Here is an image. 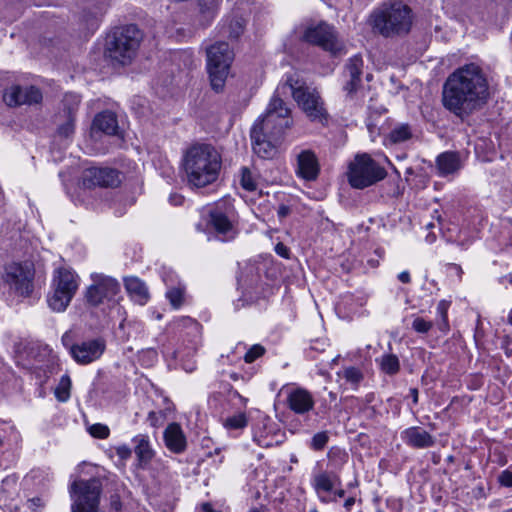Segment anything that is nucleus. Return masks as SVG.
Returning <instances> with one entry per match:
<instances>
[{"mask_svg":"<svg viewBox=\"0 0 512 512\" xmlns=\"http://www.w3.org/2000/svg\"><path fill=\"white\" fill-rule=\"evenodd\" d=\"M403 441L417 449L432 447L435 444L434 437L420 427H410L402 432Z\"/></svg>","mask_w":512,"mask_h":512,"instance_id":"obj_23","label":"nucleus"},{"mask_svg":"<svg viewBox=\"0 0 512 512\" xmlns=\"http://www.w3.org/2000/svg\"><path fill=\"white\" fill-rule=\"evenodd\" d=\"M33 279L34 270L29 264L11 263L5 267V283L20 296L32 293Z\"/></svg>","mask_w":512,"mask_h":512,"instance_id":"obj_11","label":"nucleus"},{"mask_svg":"<svg viewBox=\"0 0 512 512\" xmlns=\"http://www.w3.org/2000/svg\"><path fill=\"white\" fill-rule=\"evenodd\" d=\"M105 350V342L102 339L95 338L77 343L72 347L71 357L75 362L86 365L99 359Z\"/></svg>","mask_w":512,"mask_h":512,"instance_id":"obj_15","label":"nucleus"},{"mask_svg":"<svg viewBox=\"0 0 512 512\" xmlns=\"http://www.w3.org/2000/svg\"><path fill=\"white\" fill-rule=\"evenodd\" d=\"M93 281L86 291V299L93 306L112 300L120 291V284L111 277L96 275Z\"/></svg>","mask_w":512,"mask_h":512,"instance_id":"obj_12","label":"nucleus"},{"mask_svg":"<svg viewBox=\"0 0 512 512\" xmlns=\"http://www.w3.org/2000/svg\"><path fill=\"white\" fill-rule=\"evenodd\" d=\"M309 512H318V511L314 509V510H311V511H309Z\"/></svg>","mask_w":512,"mask_h":512,"instance_id":"obj_64","label":"nucleus"},{"mask_svg":"<svg viewBox=\"0 0 512 512\" xmlns=\"http://www.w3.org/2000/svg\"><path fill=\"white\" fill-rule=\"evenodd\" d=\"M250 137L254 153L263 159L272 158L276 153V146L281 141V139H273L270 135H266V132L258 126H252Z\"/></svg>","mask_w":512,"mask_h":512,"instance_id":"obj_16","label":"nucleus"},{"mask_svg":"<svg viewBox=\"0 0 512 512\" xmlns=\"http://www.w3.org/2000/svg\"><path fill=\"white\" fill-rule=\"evenodd\" d=\"M286 89L291 91L293 99L311 121L327 120L324 102L315 88L308 86L298 77L289 76L286 82L277 88V92L285 93Z\"/></svg>","mask_w":512,"mask_h":512,"instance_id":"obj_5","label":"nucleus"},{"mask_svg":"<svg viewBox=\"0 0 512 512\" xmlns=\"http://www.w3.org/2000/svg\"><path fill=\"white\" fill-rule=\"evenodd\" d=\"M245 20L242 17H233L228 24L229 37L237 39L244 31Z\"/></svg>","mask_w":512,"mask_h":512,"instance_id":"obj_36","label":"nucleus"},{"mask_svg":"<svg viewBox=\"0 0 512 512\" xmlns=\"http://www.w3.org/2000/svg\"><path fill=\"white\" fill-rule=\"evenodd\" d=\"M409 394L412 398L413 404L416 405L418 403V389L417 388H410Z\"/></svg>","mask_w":512,"mask_h":512,"instance_id":"obj_57","label":"nucleus"},{"mask_svg":"<svg viewBox=\"0 0 512 512\" xmlns=\"http://www.w3.org/2000/svg\"><path fill=\"white\" fill-rule=\"evenodd\" d=\"M265 353V348L260 344L253 345L245 354L244 361L252 363Z\"/></svg>","mask_w":512,"mask_h":512,"instance_id":"obj_40","label":"nucleus"},{"mask_svg":"<svg viewBox=\"0 0 512 512\" xmlns=\"http://www.w3.org/2000/svg\"><path fill=\"white\" fill-rule=\"evenodd\" d=\"M489 85L482 68L474 63L455 70L443 86V105L464 119L480 109L489 96Z\"/></svg>","mask_w":512,"mask_h":512,"instance_id":"obj_1","label":"nucleus"},{"mask_svg":"<svg viewBox=\"0 0 512 512\" xmlns=\"http://www.w3.org/2000/svg\"><path fill=\"white\" fill-rule=\"evenodd\" d=\"M52 286L53 288L72 296L75 295L78 289L75 274L65 268H60L56 271Z\"/></svg>","mask_w":512,"mask_h":512,"instance_id":"obj_24","label":"nucleus"},{"mask_svg":"<svg viewBox=\"0 0 512 512\" xmlns=\"http://www.w3.org/2000/svg\"><path fill=\"white\" fill-rule=\"evenodd\" d=\"M275 252L283 258L289 259V257H290L289 248L286 245H284L282 242H279L276 244Z\"/></svg>","mask_w":512,"mask_h":512,"instance_id":"obj_48","label":"nucleus"},{"mask_svg":"<svg viewBox=\"0 0 512 512\" xmlns=\"http://www.w3.org/2000/svg\"><path fill=\"white\" fill-rule=\"evenodd\" d=\"M240 184L243 189H245L246 191H249V192H253L257 189V184L252 176V173L246 167H243L241 169Z\"/></svg>","mask_w":512,"mask_h":512,"instance_id":"obj_37","label":"nucleus"},{"mask_svg":"<svg viewBox=\"0 0 512 512\" xmlns=\"http://www.w3.org/2000/svg\"><path fill=\"white\" fill-rule=\"evenodd\" d=\"M10 482L15 483V479L8 477V478L4 479L2 483H3V485H5V484H8Z\"/></svg>","mask_w":512,"mask_h":512,"instance_id":"obj_60","label":"nucleus"},{"mask_svg":"<svg viewBox=\"0 0 512 512\" xmlns=\"http://www.w3.org/2000/svg\"><path fill=\"white\" fill-rule=\"evenodd\" d=\"M117 455L122 459H127L131 456L132 451L127 445H121L116 448Z\"/></svg>","mask_w":512,"mask_h":512,"instance_id":"obj_50","label":"nucleus"},{"mask_svg":"<svg viewBox=\"0 0 512 512\" xmlns=\"http://www.w3.org/2000/svg\"><path fill=\"white\" fill-rule=\"evenodd\" d=\"M169 201L173 205H181L184 201V197L180 194H171L169 197Z\"/></svg>","mask_w":512,"mask_h":512,"instance_id":"obj_52","label":"nucleus"},{"mask_svg":"<svg viewBox=\"0 0 512 512\" xmlns=\"http://www.w3.org/2000/svg\"><path fill=\"white\" fill-rule=\"evenodd\" d=\"M381 370L389 375L396 374L400 369L399 359L394 354H386L380 360Z\"/></svg>","mask_w":512,"mask_h":512,"instance_id":"obj_33","label":"nucleus"},{"mask_svg":"<svg viewBox=\"0 0 512 512\" xmlns=\"http://www.w3.org/2000/svg\"><path fill=\"white\" fill-rule=\"evenodd\" d=\"M61 342L63 346L69 351V354L72 355V347L77 345V343H74L72 332L66 331L62 335Z\"/></svg>","mask_w":512,"mask_h":512,"instance_id":"obj_46","label":"nucleus"},{"mask_svg":"<svg viewBox=\"0 0 512 512\" xmlns=\"http://www.w3.org/2000/svg\"><path fill=\"white\" fill-rule=\"evenodd\" d=\"M319 170V163L313 151L303 150L297 155L296 173L299 177L307 181L315 180Z\"/></svg>","mask_w":512,"mask_h":512,"instance_id":"obj_19","label":"nucleus"},{"mask_svg":"<svg viewBox=\"0 0 512 512\" xmlns=\"http://www.w3.org/2000/svg\"><path fill=\"white\" fill-rule=\"evenodd\" d=\"M116 115L111 111L97 114L92 123V131H100L107 135H115L118 131Z\"/></svg>","mask_w":512,"mask_h":512,"instance_id":"obj_25","label":"nucleus"},{"mask_svg":"<svg viewBox=\"0 0 512 512\" xmlns=\"http://www.w3.org/2000/svg\"><path fill=\"white\" fill-rule=\"evenodd\" d=\"M202 509L204 512H220V511L214 510L209 503H204L202 505Z\"/></svg>","mask_w":512,"mask_h":512,"instance_id":"obj_59","label":"nucleus"},{"mask_svg":"<svg viewBox=\"0 0 512 512\" xmlns=\"http://www.w3.org/2000/svg\"><path fill=\"white\" fill-rule=\"evenodd\" d=\"M183 296L184 290L180 287L171 288L166 292V297L168 298L170 304L176 309L182 305Z\"/></svg>","mask_w":512,"mask_h":512,"instance_id":"obj_38","label":"nucleus"},{"mask_svg":"<svg viewBox=\"0 0 512 512\" xmlns=\"http://www.w3.org/2000/svg\"><path fill=\"white\" fill-rule=\"evenodd\" d=\"M355 504V498L354 497H349L345 500L344 502V507L347 511H350V509L352 508V506Z\"/></svg>","mask_w":512,"mask_h":512,"instance_id":"obj_58","label":"nucleus"},{"mask_svg":"<svg viewBox=\"0 0 512 512\" xmlns=\"http://www.w3.org/2000/svg\"><path fill=\"white\" fill-rule=\"evenodd\" d=\"M436 164L441 176L455 173L460 168L459 157L454 152H445L440 154L437 157Z\"/></svg>","mask_w":512,"mask_h":512,"instance_id":"obj_28","label":"nucleus"},{"mask_svg":"<svg viewBox=\"0 0 512 512\" xmlns=\"http://www.w3.org/2000/svg\"><path fill=\"white\" fill-rule=\"evenodd\" d=\"M220 0H199V11L203 25H208L214 19Z\"/></svg>","mask_w":512,"mask_h":512,"instance_id":"obj_30","label":"nucleus"},{"mask_svg":"<svg viewBox=\"0 0 512 512\" xmlns=\"http://www.w3.org/2000/svg\"><path fill=\"white\" fill-rule=\"evenodd\" d=\"M302 39L321 47L333 56L345 53L344 43L339 39L334 27L326 22L308 25L303 32Z\"/></svg>","mask_w":512,"mask_h":512,"instance_id":"obj_10","label":"nucleus"},{"mask_svg":"<svg viewBox=\"0 0 512 512\" xmlns=\"http://www.w3.org/2000/svg\"><path fill=\"white\" fill-rule=\"evenodd\" d=\"M165 414L163 411H151L148 414L147 421L152 427H159L164 423Z\"/></svg>","mask_w":512,"mask_h":512,"instance_id":"obj_44","label":"nucleus"},{"mask_svg":"<svg viewBox=\"0 0 512 512\" xmlns=\"http://www.w3.org/2000/svg\"><path fill=\"white\" fill-rule=\"evenodd\" d=\"M142 37V32L136 25L115 28L107 37L106 55L113 62L130 64L136 56Z\"/></svg>","mask_w":512,"mask_h":512,"instance_id":"obj_4","label":"nucleus"},{"mask_svg":"<svg viewBox=\"0 0 512 512\" xmlns=\"http://www.w3.org/2000/svg\"><path fill=\"white\" fill-rule=\"evenodd\" d=\"M163 439L169 451L175 454L183 453L187 448V439L180 424L170 423L164 430Z\"/></svg>","mask_w":512,"mask_h":512,"instance_id":"obj_20","label":"nucleus"},{"mask_svg":"<svg viewBox=\"0 0 512 512\" xmlns=\"http://www.w3.org/2000/svg\"><path fill=\"white\" fill-rule=\"evenodd\" d=\"M448 232H449L448 234H447V233H445V234H444V236H445V238H446V240H447L448 242H451V243H458V245H459V246H461L462 248H465V246H466V245H468V244L470 243V241H469V240H466V241H458V237H457V236H453V235L451 234V230H450V229L448 230Z\"/></svg>","mask_w":512,"mask_h":512,"instance_id":"obj_51","label":"nucleus"},{"mask_svg":"<svg viewBox=\"0 0 512 512\" xmlns=\"http://www.w3.org/2000/svg\"><path fill=\"white\" fill-rule=\"evenodd\" d=\"M373 29L385 37L407 34L412 26V10L401 1H389L375 11Z\"/></svg>","mask_w":512,"mask_h":512,"instance_id":"obj_3","label":"nucleus"},{"mask_svg":"<svg viewBox=\"0 0 512 512\" xmlns=\"http://www.w3.org/2000/svg\"><path fill=\"white\" fill-rule=\"evenodd\" d=\"M74 117H66L65 123L58 127V134L62 137L68 138L74 133Z\"/></svg>","mask_w":512,"mask_h":512,"instance_id":"obj_41","label":"nucleus"},{"mask_svg":"<svg viewBox=\"0 0 512 512\" xmlns=\"http://www.w3.org/2000/svg\"><path fill=\"white\" fill-rule=\"evenodd\" d=\"M398 279L402 283L408 284V283L411 282L410 273L408 271H403V272L398 274Z\"/></svg>","mask_w":512,"mask_h":512,"instance_id":"obj_56","label":"nucleus"},{"mask_svg":"<svg viewBox=\"0 0 512 512\" xmlns=\"http://www.w3.org/2000/svg\"><path fill=\"white\" fill-rule=\"evenodd\" d=\"M447 310H448V303L444 300L440 301L437 306V311L441 315L443 322L447 324Z\"/></svg>","mask_w":512,"mask_h":512,"instance_id":"obj_49","label":"nucleus"},{"mask_svg":"<svg viewBox=\"0 0 512 512\" xmlns=\"http://www.w3.org/2000/svg\"><path fill=\"white\" fill-rule=\"evenodd\" d=\"M311 485L319 500L323 503L331 502L325 494L331 493L335 487L340 485V479L334 472L318 471L313 474Z\"/></svg>","mask_w":512,"mask_h":512,"instance_id":"obj_17","label":"nucleus"},{"mask_svg":"<svg viewBox=\"0 0 512 512\" xmlns=\"http://www.w3.org/2000/svg\"><path fill=\"white\" fill-rule=\"evenodd\" d=\"M109 428L104 425V424H100V423H97V424H93L90 428H89V433L95 437V438H99V439H105L109 436Z\"/></svg>","mask_w":512,"mask_h":512,"instance_id":"obj_42","label":"nucleus"},{"mask_svg":"<svg viewBox=\"0 0 512 512\" xmlns=\"http://www.w3.org/2000/svg\"><path fill=\"white\" fill-rule=\"evenodd\" d=\"M329 441V435L326 431L316 433L310 442V448L315 451H321Z\"/></svg>","mask_w":512,"mask_h":512,"instance_id":"obj_39","label":"nucleus"},{"mask_svg":"<svg viewBox=\"0 0 512 512\" xmlns=\"http://www.w3.org/2000/svg\"><path fill=\"white\" fill-rule=\"evenodd\" d=\"M344 377L348 382L357 385L362 380L363 375L358 368L349 367L345 369Z\"/></svg>","mask_w":512,"mask_h":512,"instance_id":"obj_43","label":"nucleus"},{"mask_svg":"<svg viewBox=\"0 0 512 512\" xmlns=\"http://www.w3.org/2000/svg\"><path fill=\"white\" fill-rule=\"evenodd\" d=\"M207 71L211 87L216 92H221L225 86L233 61V52L228 43L217 42L206 50Z\"/></svg>","mask_w":512,"mask_h":512,"instance_id":"obj_7","label":"nucleus"},{"mask_svg":"<svg viewBox=\"0 0 512 512\" xmlns=\"http://www.w3.org/2000/svg\"><path fill=\"white\" fill-rule=\"evenodd\" d=\"M249 512H259L258 510L254 509V510H251Z\"/></svg>","mask_w":512,"mask_h":512,"instance_id":"obj_63","label":"nucleus"},{"mask_svg":"<svg viewBox=\"0 0 512 512\" xmlns=\"http://www.w3.org/2000/svg\"><path fill=\"white\" fill-rule=\"evenodd\" d=\"M363 69V59L360 55H355L347 61L343 76L346 79L344 90L348 94H352L357 91L361 85V76Z\"/></svg>","mask_w":512,"mask_h":512,"instance_id":"obj_18","label":"nucleus"},{"mask_svg":"<svg viewBox=\"0 0 512 512\" xmlns=\"http://www.w3.org/2000/svg\"><path fill=\"white\" fill-rule=\"evenodd\" d=\"M210 224L221 241H229L235 238L236 230L228 216L217 208L210 212Z\"/></svg>","mask_w":512,"mask_h":512,"instance_id":"obj_21","label":"nucleus"},{"mask_svg":"<svg viewBox=\"0 0 512 512\" xmlns=\"http://www.w3.org/2000/svg\"><path fill=\"white\" fill-rule=\"evenodd\" d=\"M412 327L415 331H417L419 333H427L431 329L432 323L429 321H426L423 318L417 317L414 319V321L412 323Z\"/></svg>","mask_w":512,"mask_h":512,"instance_id":"obj_45","label":"nucleus"},{"mask_svg":"<svg viewBox=\"0 0 512 512\" xmlns=\"http://www.w3.org/2000/svg\"><path fill=\"white\" fill-rule=\"evenodd\" d=\"M508 323L512 325V309L510 310L508 315Z\"/></svg>","mask_w":512,"mask_h":512,"instance_id":"obj_61","label":"nucleus"},{"mask_svg":"<svg viewBox=\"0 0 512 512\" xmlns=\"http://www.w3.org/2000/svg\"><path fill=\"white\" fill-rule=\"evenodd\" d=\"M70 388H71L70 377L68 375H63L60 378L58 386L55 389L56 398L61 402L67 401L70 397Z\"/></svg>","mask_w":512,"mask_h":512,"instance_id":"obj_35","label":"nucleus"},{"mask_svg":"<svg viewBox=\"0 0 512 512\" xmlns=\"http://www.w3.org/2000/svg\"><path fill=\"white\" fill-rule=\"evenodd\" d=\"M333 493V497H328L329 499H332L331 501H336V498H343L345 496V490L341 488L335 487L334 490L331 492Z\"/></svg>","mask_w":512,"mask_h":512,"instance_id":"obj_54","label":"nucleus"},{"mask_svg":"<svg viewBox=\"0 0 512 512\" xmlns=\"http://www.w3.org/2000/svg\"><path fill=\"white\" fill-rule=\"evenodd\" d=\"M80 96L75 93H67L65 94L62 104H63V112L66 117H74L76 112L78 111V107L80 104Z\"/></svg>","mask_w":512,"mask_h":512,"instance_id":"obj_32","label":"nucleus"},{"mask_svg":"<svg viewBox=\"0 0 512 512\" xmlns=\"http://www.w3.org/2000/svg\"><path fill=\"white\" fill-rule=\"evenodd\" d=\"M498 480L502 486L512 487V472L509 470L502 471Z\"/></svg>","mask_w":512,"mask_h":512,"instance_id":"obj_47","label":"nucleus"},{"mask_svg":"<svg viewBox=\"0 0 512 512\" xmlns=\"http://www.w3.org/2000/svg\"><path fill=\"white\" fill-rule=\"evenodd\" d=\"M74 296L66 294L53 288V292L48 297L47 302L49 307L55 312H63L66 310Z\"/></svg>","mask_w":512,"mask_h":512,"instance_id":"obj_29","label":"nucleus"},{"mask_svg":"<svg viewBox=\"0 0 512 512\" xmlns=\"http://www.w3.org/2000/svg\"><path fill=\"white\" fill-rule=\"evenodd\" d=\"M3 99L9 106L32 105L41 102L42 93L35 86L13 85L6 89Z\"/></svg>","mask_w":512,"mask_h":512,"instance_id":"obj_14","label":"nucleus"},{"mask_svg":"<svg viewBox=\"0 0 512 512\" xmlns=\"http://www.w3.org/2000/svg\"><path fill=\"white\" fill-rule=\"evenodd\" d=\"M82 183L86 188H115L121 183L120 172L110 167H90L83 171Z\"/></svg>","mask_w":512,"mask_h":512,"instance_id":"obj_13","label":"nucleus"},{"mask_svg":"<svg viewBox=\"0 0 512 512\" xmlns=\"http://www.w3.org/2000/svg\"><path fill=\"white\" fill-rule=\"evenodd\" d=\"M101 481L97 478L78 480L71 485V493L74 498L72 512H98Z\"/></svg>","mask_w":512,"mask_h":512,"instance_id":"obj_9","label":"nucleus"},{"mask_svg":"<svg viewBox=\"0 0 512 512\" xmlns=\"http://www.w3.org/2000/svg\"><path fill=\"white\" fill-rule=\"evenodd\" d=\"M222 166L220 153L210 144H196L184 156L183 167L189 185L202 188L214 183Z\"/></svg>","mask_w":512,"mask_h":512,"instance_id":"obj_2","label":"nucleus"},{"mask_svg":"<svg viewBox=\"0 0 512 512\" xmlns=\"http://www.w3.org/2000/svg\"><path fill=\"white\" fill-rule=\"evenodd\" d=\"M3 446V439L0 437V449L2 448Z\"/></svg>","mask_w":512,"mask_h":512,"instance_id":"obj_62","label":"nucleus"},{"mask_svg":"<svg viewBox=\"0 0 512 512\" xmlns=\"http://www.w3.org/2000/svg\"><path fill=\"white\" fill-rule=\"evenodd\" d=\"M279 94L276 91V94L267 106L265 114L253 125L258 126L266 132V135H270L273 139H282L285 131L293 124L290 116L291 111L279 97Z\"/></svg>","mask_w":512,"mask_h":512,"instance_id":"obj_6","label":"nucleus"},{"mask_svg":"<svg viewBox=\"0 0 512 512\" xmlns=\"http://www.w3.org/2000/svg\"><path fill=\"white\" fill-rule=\"evenodd\" d=\"M132 441L135 444L134 451L140 464H148L154 457L148 436L140 434L135 436Z\"/></svg>","mask_w":512,"mask_h":512,"instance_id":"obj_27","label":"nucleus"},{"mask_svg":"<svg viewBox=\"0 0 512 512\" xmlns=\"http://www.w3.org/2000/svg\"><path fill=\"white\" fill-rule=\"evenodd\" d=\"M386 176V170L368 154L356 155L349 165L348 181L356 189L372 186Z\"/></svg>","mask_w":512,"mask_h":512,"instance_id":"obj_8","label":"nucleus"},{"mask_svg":"<svg viewBox=\"0 0 512 512\" xmlns=\"http://www.w3.org/2000/svg\"><path fill=\"white\" fill-rule=\"evenodd\" d=\"M288 407L297 414H305L313 409L314 399L311 393L303 388H296L287 396Z\"/></svg>","mask_w":512,"mask_h":512,"instance_id":"obj_22","label":"nucleus"},{"mask_svg":"<svg viewBox=\"0 0 512 512\" xmlns=\"http://www.w3.org/2000/svg\"><path fill=\"white\" fill-rule=\"evenodd\" d=\"M247 424L248 418L243 412H238L232 416H229L223 421L224 427L229 430L243 429L247 426Z\"/></svg>","mask_w":512,"mask_h":512,"instance_id":"obj_34","label":"nucleus"},{"mask_svg":"<svg viewBox=\"0 0 512 512\" xmlns=\"http://www.w3.org/2000/svg\"><path fill=\"white\" fill-rule=\"evenodd\" d=\"M290 213V208L287 205H280L277 214L280 218H285Z\"/></svg>","mask_w":512,"mask_h":512,"instance_id":"obj_53","label":"nucleus"},{"mask_svg":"<svg viewBox=\"0 0 512 512\" xmlns=\"http://www.w3.org/2000/svg\"><path fill=\"white\" fill-rule=\"evenodd\" d=\"M125 288L130 297L138 304L144 305L149 299L148 289L144 282L137 277H127L124 279Z\"/></svg>","mask_w":512,"mask_h":512,"instance_id":"obj_26","label":"nucleus"},{"mask_svg":"<svg viewBox=\"0 0 512 512\" xmlns=\"http://www.w3.org/2000/svg\"><path fill=\"white\" fill-rule=\"evenodd\" d=\"M412 137V131L408 124H400L394 127L389 133V140L393 144L401 143Z\"/></svg>","mask_w":512,"mask_h":512,"instance_id":"obj_31","label":"nucleus"},{"mask_svg":"<svg viewBox=\"0 0 512 512\" xmlns=\"http://www.w3.org/2000/svg\"><path fill=\"white\" fill-rule=\"evenodd\" d=\"M28 502L30 503L29 507L32 509H34V507L41 508L44 506V503L39 497L32 498Z\"/></svg>","mask_w":512,"mask_h":512,"instance_id":"obj_55","label":"nucleus"}]
</instances>
